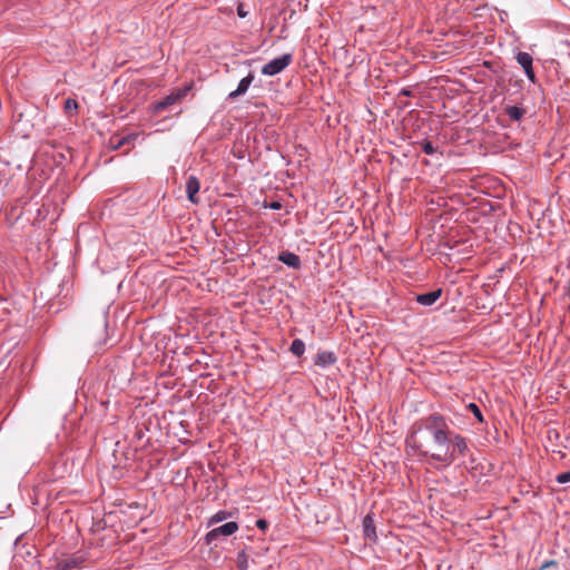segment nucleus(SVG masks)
I'll list each match as a JSON object with an SVG mask.
<instances>
[{"label": "nucleus", "mask_w": 570, "mask_h": 570, "mask_svg": "<svg viewBox=\"0 0 570 570\" xmlns=\"http://www.w3.org/2000/svg\"><path fill=\"white\" fill-rule=\"evenodd\" d=\"M406 444L419 454L445 465L452 464L459 456H465L469 451L466 439L454 433L440 414H431L414 424Z\"/></svg>", "instance_id": "f257e3e1"}, {"label": "nucleus", "mask_w": 570, "mask_h": 570, "mask_svg": "<svg viewBox=\"0 0 570 570\" xmlns=\"http://www.w3.org/2000/svg\"><path fill=\"white\" fill-rule=\"evenodd\" d=\"M191 87V83H187L181 88L174 89L169 95H167L163 99L153 102L149 106L150 111L154 115H160L163 111L169 109L174 105L179 104L190 91Z\"/></svg>", "instance_id": "f03ea898"}, {"label": "nucleus", "mask_w": 570, "mask_h": 570, "mask_svg": "<svg viewBox=\"0 0 570 570\" xmlns=\"http://www.w3.org/2000/svg\"><path fill=\"white\" fill-rule=\"evenodd\" d=\"M293 61V55L292 53H284L279 57H276L268 61L266 65L262 68V73L264 76H275L279 72H282L285 68H287Z\"/></svg>", "instance_id": "7ed1b4c3"}, {"label": "nucleus", "mask_w": 570, "mask_h": 570, "mask_svg": "<svg viewBox=\"0 0 570 570\" xmlns=\"http://www.w3.org/2000/svg\"><path fill=\"white\" fill-rule=\"evenodd\" d=\"M238 523L235 521L227 522L223 525L212 529L205 535L206 543H212L218 540L220 537H229L238 530Z\"/></svg>", "instance_id": "20e7f679"}, {"label": "nucleus", "mask_w": 570, "mask_h": 570, "mask_svg": "<svg viewBox=\"0 0 570 570\" xmlns=\"http://www.w3.org/2000/svg\"><path fill=\"white\" fill-rule=\"evenodd\" d=\"M518 63L522 67V69L524 70V73L527 76V78L531 81V82H534L535 81V73H534V70H533V58L530 53L528 52H524V51H520L517 53V57H515Z\"/></svg>", "instance_id": "39448f33"}, {"label": "nucleus", "mask_w": 570, "mask_h": 570, "mask_svg": "<svg viewBox=\"0 0 570 570\" xmlns=\"http://www.w3.org/2000/svg\"><path fill=\"white\" fill-rule=\"evenodd\" d=\"M200 189L199 179L195 175H190L186 179V194L187 198L193 204L199 203V197L197 196Z\"/></svg>", "instance_id": "423d86ee"}, {"label": "nucleus", "mask_w": 570, "mask_h": 570, "mask_svg": "<svg viewBox=\"0 0 570 570\" xmlns=\"http://www.w3.org/2000/svg\"><path fill=\"white\" fill-rule=\"evenodd\" d=\"M278 261L294 269H299L302 265L301 257L289 250H283L278 255Z\"/></svg>", "instance_id": "0eeeda50"}, {"label": "nucleus", "mask_w": 570, "mask_h": 570, "mask_svg": "<svg viewBox=\"0 0 570 570\" xmlns=\"http://www.w3.org/2000/svg\"><path fill=\"white\" fill-rule=\"evenodd\" d=\"M253 80H254V73L249 72L246 77L240 79L237 88L234 91L229 92L228 99H236L237 97L245 95L247 92L249 86L252 85Z\"/></svg>", "instance_id": "6e6552de"}, {"label": "nucleus", "mask_w": 570, "mask_h": 570, "mask_svg": "<svg viewBox=\"0 0 570 570\" xmlns=\"http://www.w3.org/2000/svg\"><path fill=\"white\" fill-rule=\"evenodd\" d=\"M83 562L82 557L80 556H69L67 558H63L57 562L58 570H72L78 569L80 564Z\"/></svg>", "instance_id": "1a4fd4ad"}, {"label": "nucleus", "mask_w": 570, "mask_h": 570, "mask_svg": "<svg viewBox=\"0 0 570 570\" xmlns=\"http://www.w3.org/2000/svg\"><path fill=\"white\" fill-rule=\"evenodd\" d=\"M337 362V357L334 352L322 351L318 352L315 358V365L320 367H327L334 365Z\"/></svg>", "instance_id": "9d476101"}, {"label": "nucleus", "mask_w": 570, "mask_h": 570, "mask_svg": "<svg viewBox=\"0 0 570 570\" xmlns=\"http://www.w3.org/2000/svg\"><path fill=\"white\" fill-rule=\"evenodd\" d=\"M442 295V289L438 288L429 293L419 294L415 297V301L423 306L433 305Z\"/></svg>", "instance_id": "9b49d317"}, {"label": "nucleus", "mask_w": 570, "mask_h": 570, "mask_svg": "<svg viewBox=\"0 0 570 570\" xmlns=\"http://www.w3.org/2000/svg\"><path fill=\"white\" fill-rule=\"evenodd\" d=\"M363 533H364L365 539L375 541V539H376L375 523H374V519L371 514H366L363 519Z\"/></svg>", "instance_id": "f8f14e48"}, {"label": "nucleus", "mask_w": 570, "mask_h": 570, "mask_svg": "<svg viewBox=\"0 0 570 570\" xmlns=\"http://www.w3.org/2000/svg\"><path fill=\"white\" fill-rule=\"evenodd\" d=\"M504 112L511 120L519 121L525 115V109L518 106H507Z\"/></svg>", "instance_id": "ddd939ff"}, {"label": "nucleus", "mask_w": 570, "mask_h": 570, "mask_svg": "<svg viewBox=\"0 0 570 570\" xmlns=\"http://www.w3.org/2000/svg\"><path fill=\"white\" fill-rule=\"evenodd\" d=\"M289 351L293 355L299 357L305 352V343L301 338H295L291 344Z\"/></svg>", "instance_id": "4468645a"}, {"label": "nucleus", "mask_w": 570, "mask_h": 570, "mask_svg": "<svg viewBox=\"0 0 570 570\" xmlns=\"http://www.w3.org/2000/svg\"><path fill=\"white\" fill-rule=\"evenodd\" d=\"M228 517H229V513H228L227 511H225V510H219V511H217L215 514H213V515L209 518V520H208V522H207V525H208V527H212V525H214V524H216V523H219V522H222V521L226 520Z\"/></svg>", "instance_id": "2eb2a0df"}, {"label": "nucleus", "mask_w": 570, "mask_h": 570, "mask_svg": "<svg viewBox=\"0 0 570 570\" xmlns=\"http://www.w3.org/2000/svg\"><path fill=\"white\" fill-rule=\"evenodd\" d=\"M237 567L239 570H247L248 568V554L244 550L237 553Z\"/></svg>", "instance_id": "dca6fc26"}, {"label": "nucleus", "mask_w": 570, "mask_h": 570, "mask_svg": "<svg viewBox=\"0 0 570 570\" xmlns=\"http://www.w3.org/2000/svg\"><path fill=\"white\" fill-rule=\"evenodd\" d=\"M419 144L421 145L422 151L426 155H433L436 151V148L429 140H423Z\"/></svg>", "instance_id": "f3484780"}, {"label": "nucleus", "mask_w": 570, "mask_h": 570, "mask_svg": "<svg viewBox=\"0 0 570 570\" xmlns=\"http://www.w3.org/2000/svg\"><path fill=\"white\" fill-rule=\"evenodd\" d=\"M468 409L473 413L474 417L479 421V422H483V415H482V412L480 410V407L475 404V403H470L468 405Z\"/></svg>", "instance_id": "a211bd4d"}, {"label": "nucleus", "mask_w": 570, "mask_h": 570, "mask_svg": "<svg viewBox=\"0 0 570 570\" xmlns=\"http://www.w3.org/2000/svg\"><path fill=\"white\" fill-rule=\"evenodd\" d=\"M78 102L72 98H68L65 100V110L66 112L77 111Z\"/></svg>", "instance_id": "6ab92c4d"}, {"label": "nucleus", "mask_w": 570, "mask_h": 570, "mask_svg": "<svg viewBox=\"0 0 570 570\" xmlns=\"http://www.w3.org/2000/svg\"><path fill=\"white\" fill-rule=\"evenodd\" d=\"M556 481H557L558 483H560V484H564V483L570 482V471L559 473V474L556 476Z\"/></svg>", "instance_id": "aec40b11"}, {"label": "nucleus", "mask_w": 570, "mask_h": 570, "mask_svg": "<svg viewBox=\"0 0 570 570\" xmlns=\"http://www.w3.org/2000/svg\"><path fill=\"white\" fill-rule=\"evenodd\" d=\"M129 141V137L118 138L116 142H112V149L117 150Z\"/></svg>", "instance_id": "412c9836"}, {"label": "nucleus", "mask_w": 570, "mask_h": 570, "mask_svg": "<svg viewBox=\"0 0 570 570\" xmlns=\"http://www.w3.org/2000/svg\"><path fill=\"white\" fill-rule=\"evenodd\" d=\"M558 562L556 560L544 561L537 570H546L551 567H557Z\"/></svg>", "instance_id": "4be33fe9"}, {"label": "nucleus", "mask_w": 570, "mask_h": 570, "mask_svg": "<svg viewBox=\"0 0 570 570\" xmlns=\"http://www.w3.org/2000/svg\"><path fill=\"white\" fill-rule=\"evenodd\" d=\"M265 207L271 208L273 210H279L283 205L279 200H273L269 204H266Z\"/></svg>", "instance_id": "5701e85b"}, {"label": "nucleus", "mask_w": 570, "mask_h": 570, "mask_svg": "<svg viewBox=\"0 0 570 570\" xmlns=\"http://www.w3.org/2000/svg\"><path fill=\"white\" fill-rule=\"evenodd\" d=\"M256 525H257L258 529L264 531V530H266L268 528V522L265 519H258L256 521Z\"/></svg>", "instance_id": "b1692460"}, {"label": "nucleus", "mask_w": 570, "mask_h": 570, "mask_svg": "<svg viewBox=\"0 0 570 570\" xmlns=\"http://www.w3.org/2000/svg\"><path fill=\"white\" fill-rule=\"evenodd\" d=\"M238 14L239 17H245V13L240 9H238Z\"/></svg>", "instance_id": "393cba45"}, {"label": "nucleus", "mask_w": 570, "mask_h": 570, "mask_svg": "<svg viewBox=\"0 0 570 570\" xmlns=\"http://www.w3.org/2000/svg\"><path fill=\"white\" fill-rule=\"evenodd\" d=\"M402 94L405 95V96H409L410 91L409 90H403Z\"/></svg>", "instance_id": "a878e982"}]
</instances>
